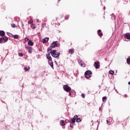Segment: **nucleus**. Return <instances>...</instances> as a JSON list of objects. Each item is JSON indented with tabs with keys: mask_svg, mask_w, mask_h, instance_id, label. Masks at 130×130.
Segmentation results:
<instances>
[{
	"mask_svg": "<svg viewBox=\"0 0 130 130\" xmlns=\"http://www.w3.org/2000/svg\"><path fill=\"white\" fill-rule=\"evenodd\" d=\"M31 29H33L34 30L36 29V26H35V24H32L30 26Z\"/></svg>",
	"mask_w": 130,
	"mask_h": 130,
	"instance_id": "nucleus-24",
	"label": "nucleus"
},
{
	"mask_svg": "<svg viewBox=\"0 0 130 130\" xmlns=\"http://www.w3.org/2000/svg\"><path fill=\"white\" fill-rule=\"evenodd\" d=\"M112 15H113V16H112V18H111L112 20H115V15H114L113 13L112 14Z\"/></svg>",
	"mask_w": 130,
	"mask_h": 130,
	"instance_id": "nucleus-32",
	"label": "nucleus"
},
{
	"mask_svg": "<svg viewBox=\"0 0 130 130\" xmlns=\"http://www.w3.org/2000/svg\"><path fill=\"white\" fill-rule=\"evenodd\" d=\"M33 22H34L33 19H30L28 21V24H32Z\"/></svg>",
	"mask_w": 130,
	"mask_h": 130,
	"instance_id": "nucleus-29",
	"label": "nucleus"
},
{
	"mask_svg": "<svg viewBox=\"0 0 130 130\" xmlns=\"http://www.w3.org/2000/svg\"><path fill=\"white\" fill-rule=\"evenodd\" d=\"M58 2H60V0H58Z\"/></svg>",
	"mask_w": 130,
	"mask_h": 130,
	"instance_id": "nucleus-50",
	"label": "nucleus"
},
{
	"mask_svg": "<svg viewBox=\"0 0 130 130\" xmlns=\"http://www.w3.org/2000/svg\"><path fill=\"white\" fill-rule=\"evenodd\" d=\"M98 34L99 36H100V37H102V36H103V33H102V31L101 30V29L98 30Z\"/></svg>",
	"mask_w": 130,
	"mask_h": 130,
	"instance_id": "nucleus-9",
	"label": "nucleus"
},
{
	"mask_svg": "<svg viewBox=\"0 0 130 130\" xmlns=\"http://www.w3.org/2000/svg\"><path fill=\"white\" fill-rule=\"evenodd\" d=\"M109 73L110 74V75H114V71H112V70H110L109 71Z\"/></svg>",
	"mask_w": 130,
	"mask_h": 130,
	"instance_id": "nucleus-25",
	"label": "nucleus"
},
{
	"mask_svg": "<svg viewBox=\"0 0 130 130\" xmlns=\"http://www.w3.org/2000/svg\"><path fill=\"white\" fill-rule=\"evenodd\" d=\"M51 45L52 46V47H53V48H54V47H60V44H59V42H58V41H53Z\"/></svg>",
	"mask_w": 130,
	"mask_h": 130,
	"instance_id": "nucleus-3",
	"label": "nucleus"
},
{
	"mask_svg": "<svg viewBox=\"0 0 130 130\" xmlns=\"http://www.w3.org/2000/svg\"><path fill=\"white\" fill-rule=\"evenodd\" d=\"M69 18H70V15H67L65 17V20H69Z\"/></svg>",
	"mask_w": 130,
	"mask_h": 130,
	"instance_id": "nucleus-35",
	"label": "nucleus"
},
{
	"mask_svg": "<svg viewBox=\"0 0 130 130\" xmlns=\"http://www.w3.org/2000/svg\"><path fill=\"white\" fill-rule=\"evenodd\" d=\"M1 43H4V40L3 38H0V44Z\"/></svg>",
	"mask_w": 130,
	"mask_h": 130,
	"instance_id": "nucleus-33",
	"label": "nucleus"
},
{
	"mask_svg": "<svg viewBox=\"0 0 130 130\" xmlns=\"http://www.w3.org/2000/svg\"><path fill=\"white\" fill-rule=\"evenodd\" d=\"M112 42L109 43L107 45V48H110V47L112 46Z\"/></svg>",
	"mask_w": 130,
	"mask_h": 130,
	"instance_id": "nucleus-18",
	"label": "nucleus"
},
{
	"mask_svg": "<svg viewBox=\"0 0 130 130\" xmlns=\"http://www.w3.org/2000/svg\"><path fill=\"white\" fill-rule=\"evenodd\" d=\"M27 41H29V39L27 38H25L24 39V42L23 43H26V42H27Z\"/></svg>",
	"mask_w": 130,
	"mask_h": 130,
	"instance_id": "nucleus-30",
	"label": "nucleus"
},
{
	"mask_svg": "<svg viewBox=\"0 0 130 130\" xmlns=\"http://www.w3.org/2000/svg\"><path fill=\"white\" fill-rule=\"evenodd\" d=\"M60 125H61V126H63V125H66V123H64V120H61L60 121Z\"/></svg>",
	"mask_w": 130,
	"mask_h": 130,
	"instance_id": "nucleus-17",
	"label": "nucleus"
},
{
	"mask_svg": "<svg viewBox=\"0 0 130 130\" xmlns=\"http://www.w3.org/2000/svg\"><path fill=\"white\" fill-rule=\"evenodd\" d=\"M79 64H80L81 67H83V68H85V63H83V62L81 60H78Z\"/></svg>",
	"mask_w": 130,
	"mask_h": 130,
	"instance_id": "nucleus-14",
	"label": "nucleus"
},
{
	"mask_svg": "<svg viewBox=\"0 0 130 130\" xmlns=\"http://www.w3.org/2000/svg\"><path fill=\"white\" fill-rule=\"evenodd\" d=\"M70 97H75L76 96V95H74L72 93H71L70 92H69V95Z\"/></svg>",
	"mask_w": 130,
	"mask_h": 130,
	"instance_id": "nucleus-28",
	"label": "nucleus"
},
{
	"mask_svg": "<svg viewBox=\"0 0 130 130\" xmlns=\"http://www.w3.org/2000/svg\"><path fill=\"white\" fill-rule=\"evenodd\" d=\"M1 130H6V128H2Z\"/></svg>",
	"mask_w": 130,
	"mask_h": 130,
	"instance_id": "nucleus-43",
	"label": "nucleus"
},
{
	"mask_svg": "<svg viewBox=\"0 0 130 130\" xmlns=\"http://www.w3.org/2000/svg\"><path fill=\"white\" fill-rule=\"evenodd\" d=\"M52 48H53L51 45H50V47L47 48V54H46V57L48 60L51 61L52 60L50 54H51L53 57H55V58H57V57H59V55H60V52H56V50H52Z\"/></svg>",
	"mask_w": 130,
	"mask_h": 130,
	"instance_id": "nucleus-1",
	"label": "nucleus"
},
{
	"mask_svg": "<svg viewBox=\"0 0 130 130\" xmlns=\"http://www.w3.org/2000/svg\"><path fill=\"white\" fill-rule=\"evenodd\" d=\"M92 71L90 70H87L84 73V76L86 79H89V78L92 77Z\"/></svg>",
	"mask_w": 130,
	"mask_h": 130,
	"instance_id": "nucleus-2",
	"label": "nucleus"
},
{
	"mask_svg": "<svg viewBox=\"0 0 130 130\" xmlns=\"http://www.w3.org/2000/svg\"><path fill=\"white\" fill-rule=\"evenodd\" d=\"M81 96H82V98H85V94L82 93Z\"/></svg>",
	"mask_w": 130,
	"mask_h": 130,
	"instance_id": "nucleus-38",
	"label": "nucleus"
},
{
	"mask_svg": "<svg viewBox=\"0 0 130 130\" xmlns=\"http://www.w3.org/2000/svg\"><path fill=\"white\" fill-rule=\"evenodd\" d=\"M63 89L66 91V92H70V91L72 90V88H71V87L67 84L63 86Z\"/></svg>",
	"mask_w": 130,
	"mask_h": 130,
	"instance_id": "nucleus-4",
	"label": "nucleus"
},
{
	"mask_svg": "<svg viewBox=\"0 0 130 130\" xmlns=\"http://www.w3.org/2000/svg\"><path fill=\"white\" fill-rule=\"evenodd\" d=\"M94 66L95 68L97 70L100 68V63L98 61L94 62Z\"/></svg>",
	"mask_w": 130,
	"mask_h": 130,
	"instance_id": "nucleus-5",
	"label": "nucleus"
},
{
	"mask_svg": "<svg viewBox=\"0 0 130 130\" xmlns=\"http://www.w3.org/2000/svg\"><path fill=\"white\" fill-rule=\"evenodd\" d=\"M110 121L108 120H107V123L108 124L109 123Z\"/></svg>",
	"mask_w": 130,
	"mask_h": 130,
	"instance_id": "nucleus-42",
	"label": "nucleus"
},
{
	"mask_svg": "<svg viewBox=\"0 0 130 130\" xmlns=\"http://www.w3.org/2000/svg\"><path fill=\"white\" fill-rule=\"evenodd\" d=\"M23 26H24V24L22 23V26L23 27Z\"/></svg>",
	"mask_w": 130,
	"mask_h": 130,
	"instance_id": "nucleus-47",
	"label": "nucleus"
},
{
	"mask_svg": "<svg viewBox=\"0 0 130 130\" xmlns=\"http://www.w3.org/2000/svg\"><path fill=\"white\" fill-rule=\"evenodd\" d=\"M70 122L71 123H72L73 124H74L76 123V117H75V116H74L73 118H72L71 119V120H70Z\"/></svg>",
	"mask_w": 130,
	"mask_h": 130,
	"instance_id": "nucleus-6",
	"label": "nucleus"
},
{
	"mask_svg": "<svg viewBox=\"0 0 130 130\" xmlns=\"http://www.w3.org/2000/svg\"><path fill=\"white\" fill-rule=\"evenodd\" d=\"M0 81H1V79H0Z\"/></svg>",
	"mask_w": 130,
	"mask_h": 130,
	"instance_id": "nucleus-53",
	"label": "nucleus"
},
{
	"mask_svg": "<svg viewBox=\"0 0 130 130\" xmlns=\"http://www.w3.org/2000/svg\"><path fill=\"white\" fill-rule=\"evenodd\" d=\"M75 116L76 122H81L82 121L81 118H79L77 115H75Z\"/></svg>",
	"mask_w": 130,
	"mask_h": 130,
	"instance_id": "nucleus-7",
	"label": "nucleus"
},
{
	"mask_svg": "<svg viewBox=\"0 0 130 130\" xmlns=\"http://www.w3.org/2000/svg\"><path fill=\"white\" fill-rule=\"evenodd\" d=\"M13 38H14V39H19V35H13Z\"/></svg>",
	"mask_w": 130,
	"mask_h": 130,
	"instance_id": "nucleus-22",
	"label": "nucleus"
},
{
	"mask_svg": "<svg viewBox=\"0 0 130 130\" xmlns=\"http://www.w3.org/2000/svg\"><path fill=\"white\" fill-rule=\"evenodd\" d=\"M105 9H106L105 6H104V8H103L104 11H105Z\"/></svg>",
	"mask_w": 130,
	"mask_h": 130,
	"instance_id": "nucleus-44",
	"label": "nucleus"
},
{
	"mask_svg": "<svg viewBox=\"0 0 130 130\" xmlns=\"http://www.w3.org/2000/svg\"><path fill=\"white\" fill-rule=\"evenodd\" d=\"M128 85H130V81H129V82H128Z\"/></svg>",
	"mask_w": 130,
	"mask_h": 130,
	"instance_id": "nucleus-46",
	"label": "nucleus"
},
{
	"mask_svg": "<svg viewBox=\"0 0 130 130\" xmlns=\"http://www.w3.org/2000/svg\"><path fill=\"white\" fill-rule=\"evenodd\" d=\"M105 60H107V58H105Z\"/></svg>",
	"mask_w": 130,
	"mask_h": 130,
	"instance_id": "nucleus-49",
	"label": "nucleus"
},
{
	"mask_svg": "<svg viewBox=\"0 0 130 130\" xmlns=\"http://www.w3.org/2000/svg\"><path fill=\"white\" fill-rule=\"evenodd\" d=\"M55 64L58 67V68H59V65L57 64V62L56 61H55Z\"/></svg>",
	"mask_w": 130,
	"mask_h": 130,
	"instance_id": "nucleus-36",
	"label": "nucleus"
},
{
	"mask_svg": "<svg viewBox=\"0 0 130 130\" xmlns=\"http://www.w3.org/2000/svg\"><path fill=\"white\" fill-rule=\"evenodd\" d=\"M11 27H12V28H17V25H16V24L12 23L11 24Z\"/></svg>",
	"mask_w": 130,
	"mask_h": 130,
	"instance_id": "nucleus-27",
	"label": "nucleus"
},
{
	"mask_svg": "<svg viewBox=\"0 0 130 130\" xmlns=\"http://www.w3.org/2000/svg\"><path fill=\"white\" fill-rule=\"evenodd\" d=\"M6 35V32L4 30H0V36L4 37Z\"/></svg>",
	"mask_w": 130,
	"mask_h": 130,
	"instance_id": "nucleus-15",
	"label": "nucleus"
},
{
	"mask_svg": "<svg viewBox=\"0 0 130 130\" xmlns=\"http://www.w3.org/2000/svg\"><path fill=\"white\" fill-rule=\"evenodd\" d=\"M69 53L70 54H73L74 53V50L73 49H71L69 50Z\"/></svg>",
	"mask_w": 130,
	"mask_h": 130,
	"instance_id": "nucleus-20",
	"label": "nucleus"
},
{
	"mask_svg": "<svg viewBox=\"0 0 130 130\" xmlns=\"http://www.w3.org/2000/svg\"><path fill=\"white\" fill-rule=\"evenodd\" d=\"M115 90L116 91V92H117V93L118 94L119 92L117 91V89H115Z\"/></svg>",
	"mask_w": 130,
	"mask_h": 130,
	"instance_id": "nucleus-41",
	"label": "nucleus"
},
{
	"mask_svg": "<svg viewBox=\"0 0 130 130\" xmlns=\"http://www.w3.org/2000/svg\"><path fill=\"white\" fill-rule=\"evenodd\" d=\"M18 55H19V56H20L21 57H22V56H24V54H23V53H19Z\"/></svg>",
	"mask_w": 130,
	"mask_h": 130,
	"instance_id": "nucleus-31",
	"label": "nucleus"
},
{
	"mask_svg": "<svg viewBox=\"0 0 130 130\" xmlns=\"http://www.w3.org/2000/svg\"><path fill=\"white\" fill-rule=\"evenodd\" d=\"M65 122L66 123H69V122H70V120H68V119H66L65 120Z\"/></svg>",
	"mask_w": 130,
	"mask_h": 130,
	"instance_id": "nucleus-37",
	"label": "nucleus"
},
{
	"mask_svg": "<svg viewBox=\"0 0 130 130\" xmlns=\"http://www.w3.org/2000/svg\"><path fill=\"white\" fill-rule=\"evenodd\" d=\"M51 62H48V63L49 66L53 69V70H54V68H53V62H52V59L51 60H50Z\"/></svg>",
	"mask_w": 130,
	"mask_h": 130,
	"instance_id": "nucleus-16",
	"label": "nucleus"
},
{
	"mask_svg": "<svg viewBox=\"0 0 130 130\" xmlns=\"http://www.w3.org/2000/svg\"><path fill=\"white\" fill-rule=\"evenodd\" d=\"M49 40V38L46 37L43 39L42 42L43 43H46V42H48Z\"/></svg>",
	"mask_w": 130,
	"mask_h": 130,
	"instance_id": "nucleus-8",
	"label": "nucleus"
},
{
	"mask_svg": "<svg viewBox=\"0 0 130 130\" xmlns=\"http://www.w3.org/2000/svg\"><path fill=\"white\" fill-rule=\"evenodd\" d=\"M125 97H127V95L126 94H125Z\"/></svg>",
	"mask_w": 130,
	"mask_h": 130,
	"instance_id": "nucleus-48",
	"label": "nucleus"
},
{
	"mask_svg": "<svg viewBox=\"0 0 130 130\" xmlns=\"http://www.w3.org/2000/svg\"><path fill=\"white\" fill-rule=\"evenodd\" d=\"M7 34L8 36H9V37H11V38H13L14 37V35L10 33V32H7Z\"/></svg>",
	"mask_w": 130,
	"mask_h": 130,
	"instance_id": "nucleus-19",
	"label": "nucleus"
},
{
	"mask_svg": "<svg viewBox=\"0 0 130 130\" xmlns=\"http://www.w3.org/2000/svg\"><path fill=\"white\" fill-rule=\"evenodd\" d=\"M110 16H112V14H111Z\"/></svg>",
	"mask_w": 130,
	"mask_h": 130,
	"instance_id": "nucleus-52",
	"label": "nucleus"
},
{
	"mask_svg": "<svg viewBox=\"0 0 130 130\" xmlns=\"http://www.w3.org/2000/svg\"><path fill=\"white\" fill-rule=\"evenodd\" d=\"M124 38L127 39L128 40H130V34L127 33L124 36Z\"/></svg>",
	"mask_w": 130,
	"mask_h": 130,
	"instance_id": "nucleus-10",
	"label": "nucleus"
},
{
	"mask_svg": "<svg viewBox=\"0 0 130 130\" xmlns=\"http://www.w3.org/2000/svg\"><path fill=\"white\" fill-rule=\"evenodd\" d=\"M70 126L73 128L74 127V124H70Z\"/></svg>",
	"mask_w": 130,
	"mask_h": 130,
	"instance_id": "nucleus-39",
	"label": "nucleus"
},
{
	"mask_svg": "<svg viewBox=\"0 0 130 130\" xmlns=\"http://www.w3.org/2000/svg\"><path fill=\"white\" fill-rule=\"evenodd\" d=\"M107 100V97L103 96L102 98L103 102H106V100Z\"/></svg>",
	"mask_w": 130,
	"mask_h": 130,
	"instance_id": "nucleus-23",
	"label": "nucleus"
},
{
	"mask_svg": "<svg viewBox=\"0 0 130 130\" xmlns=\"http://www.w3.org/2000/svg\"><path fill=\"white\" fill-rule=\"evenodd\" d=\"M25 48H27V49H28L29 53H32V47L26 46H25Z\"/></svg>",
	"mask_w": 130,
	"mask_h": 130,
	"instance_id": "nucleus-11",
	"label": "nucleus"
},
{
	"mask_svg": "<svg viewBox=\"0 0 130 130\" xmlns=\"http://www.w3.org/2000/svg\"><path fill=\"white\" fill-rule=\"evenodd\" d=\"M101 109H102L101 108H99V110H100V111H101Z\"/></svg>",
	"mask_w": 130,
	"mask_h": 130,
	"instance_id": "nucleus-45",
	"label": "nucleus"
},
{
	"mask_svg": "<svg viewBox=\"0 0 130 130\" xmlns=\"http://www.w3.org/2000/svg\"><path fill=\"white\" fill-rule=\"evenodd\" d=\"M71 94H72L73 95H76V91L74 90H71L70 91H69Z\"/></svg>",
	"mask_w": 130,
	"mask_h": 130,
	"instance_id": "nucleus-21",
	"label": "nucleus"
},
{
	"mask_svg": "<svg viewBox=\"0 0 130 130\" xmlns=\"http://www.w3.org/2000/svg\"><path fill=\"white\" fill-rule=\"evenodd\" d=\"M24 70L25 71V72H28V71H29V69L27 67H24Z\"/></svg>",
	"mask_w": 130,
	"mask_h": 130,
	"instance_id": "nucleus-34",
	"label": "nucleus"
},
{
	"mask_svg": "<svg viewBox=\"0 0 130 130\" xmlns=\"http://www.w3.org/2000/svg\"><path fill=\"white\" fill-rule=\"evenodd\" d=\"M46 25V23H43L42 24V27L43 28L44 27V26H45Z\"/></svg>",
	"mask_w": 130,
	"mask_h": 130,
	"instance_id": "nucleus-40",
	"label": "nucleus"
},
{
	"mask_svg": "<svg viewBox=\"0 0 130 130\" xmlns=\"http://www.w3.org/2000/svg\"><path fill=\"white\" fill-rule=\"evenodd\" d=\"M2 38L5 43H6V42H8V40H9V38H8V37L4 36Z\"/></svg>",
	"mask_w": 130,
	"mask_h": 130,
	"instance_id": "nucleus-12",
	"label": "nucleus"
},
{
	"mask_svg": "<svg viewBox=\"0 0 130 130\" xmlns=\"http://www.w3.org/2000/svg\"><path fill=\"white\" fill-rule=\"evenodd\" d=\"M114 90H115V87H114Z\"/></svg>",
	"mask_w": 130,
	"mask_h": 130,
	"instance_id": "nucleus-51",
	"label": "nucleus"
},
{
	"mask_svg": "<svg viewBox=\"0 0 130 130\" xmlns=\"http://www.w3.org/2000/svg\"><path fill=\"white\" fill-rule=\"evenodd\" d=\"M27 44L29 46H33V45H34V43L32 41V40H30L28 41Z\"/></svg>",
	"mask_w": 130,
	"mask_h": 130,
	"instance_id": "nucleus-13",
	"label": "nucleus"
},
{
	"mask_svg": "<svg viewBox=\"0 0 130 130\" xmlns=\"http://www.w3.org/2000/svg\"><path fill=\"white\" fill-rule=\"evenodd\" d=\"M127 63L130 64V57H128L126 59Z\"/></svg>",
	"mask_w": 130,
	"mask_h": 130,
	"instance_id": "nucleus-26",
	"label": "nucleus"
}]
</instances>
